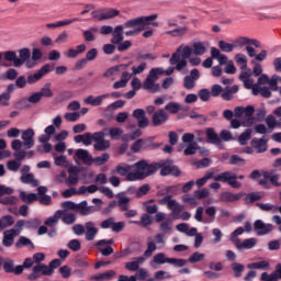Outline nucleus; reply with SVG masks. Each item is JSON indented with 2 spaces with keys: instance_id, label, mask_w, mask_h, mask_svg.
Wrapping results in <instances>:
<instances>
[{
  "instance_id": "nucleus-1",
  "label": "nucleus",
  "mask_w": 281,
  "mask_h": 281,
  "mask_svg": "<svg viewBox=\"0 0 281 281\" xmlns=\"http://www.w3.org/2000/svg\"><path fill=\"white\" fill-rule=\"evenodd\" d=\"M44 260V252H35L33 255V262H35V266L33 267V272L27 276V280L34 281L38 280L42 276H54V270L63 265L60 259H54L48 265L42 263Z\"/></svg>"
},
{
  "instance_id": "nucleus-2",
  "label": "nucleus",
  "mask_w": 281,
  "mask_h": 281,
  "mask_svg": "<svg viewBox=\"0 0 281 281\" xmlns=\"http://www.w3.org/2000/svg\"><path fill=\"white\" fill-rule=\"evenodd\" d=\"M133 168H135V171L127 173V181L146 179V177L155 175L161 168V165H157V162L149 165L146 160H140L134 164Z\"/></svg>"
},
{
  "instance_id": "nucleus-3",
  "label": "nucleus",
  "mask_w": 281,
  "mask_h": 281,
  "mask_svg": "<svg viewBox=\"0 0 281 281\" xmlns=\"http://www.w3.org/2000/svg\"><path fill=\"white\" fill-rule=\"evenodd\" d=\"M247 232L248 234L251 232V223L250 222H245L244 223V228L238 227L236 228L232 234H231V241L233 245H236V247H256L258 245V238L256 237H250L248 239H245L243 243H240L239 236H243Z\"/></svg>"
},
{
  "instance_id": "nucleus-4",
  "label": "nucleus",
  "mask_w": 281,
  "mask_h": 281,
  "mask_svg": "<svg viewBox=\"0 0 281 281\" xmlns=\"http://www.w3.org/2000/svg\"><path fill=\"white\" fill-rule=\"evenodd\" d=\"M192 52L193 49L190 46H180L177 52L171 55V65H176L178 71L186 69V67H188V58H191Z\"/></svg>"
},
{
  "instance_id": "nucleus-5",
  "label": "nucleus",
  "mask_w": 281,
  "mask_h": 281,
  "mask_svg": "<svg viewBox=\"0 0 281 281\" xmlns=\"http://www.w3.org/2000/svg\"><path fill=\"white\" fill-rule=\"evenodd\" d=\"M160 205H167L168 210H171L173 218H179V214L183 210L181 204L177 203V200L172 199V195H167L158 201Z\"/></svg>"
},
{
  "instance_id": "nucleus-6",
  "label": "nucleus",
  "mask_w": 281,
  "mask_h": 281,
  "mask_svg": "<svg viewBox=\"0 0 281 281\" xmlns=\"http://www.w3.org/2000/svg\"><path fill=\"white\" fill-rule=\"evenodd\" d=\"M238 177L235 173L229 171L223 172L214 178V181H223L224 183H228L232 188L238 189L240 188V182H238Z\"/></svg>"
},
{
  "instance_id": "nucleus-7",
  "label": "nucleus",
  "mask_w": 281,
  "mask_h": 281,
  "mask_svg": "<svg viewBox=\"0 0 281 281\" xmlns=\"http://www.w3.org/2000/svg\"><path fill=\"white\" fill-rule=\"evenodd\" d=\"M92 139L95 142L94 150L104 151L111 148V142L104 139V132H97L92 134Z\"/></svg>"
},
{
  "instance_id": "nucleus-8",
  "label": "nucleus",
  "mask_w": 281,
  "mask_h": 281,
  "mask_svg": "<svg viewBox=\"0 0 281 281\" xmlns=\"http://www.w3.org/2000/svg\"><path fill=\"white\" fill-rule=\"evenodd\" d=\"M157 166H160V168H162L160 170V175H162V177H166L167 175H173L175 177H179V175H181L179 168L172 165V160L159 162L157 164Z\"/></svg>"
},
{
  "instance_id": "nucleus-9",
  "label": "nucleus",
  "mask_w": 281,
  "mask_h": 281,
  "mask_svg": "<svg viewBox=\"0 0 281 281\" xmlns=\"http://www.w3.org/2000/svg\"><path fill=\"white\" fill-rule=\"evenodd\" d=\"M254 231L257 236H267V234H271V232H273V225L267 224L262 220H257L254 223Z\"/></svg>"
},
{
  "instance_id": "nucleus-10",
  "label": "nucleus",
  "mask_w": 281,
  "mask_h": 281,
  "mask_svg": "<svg viewBox=\"0 0 281 281\" xmlns=\"http://www.w3.org/2000/svg\"><path fill=\"white\" fill-rule=\"evenodd\" d=\"M101 227L102 229L111 228L112 232L119 233L126 227V224L124 222H116L113 217H109L108 220L101 222Z\"/></svg>"
},
{
  "instance_id": "nucleus-11",
  "label": "nucleus",
  "mask_w": 281,
  "mask_h": 281,
  "mask_svg": "<svg viewBox=\"0 0 281 281\" xmlns=\"http://www.w3.org/2000/svg\"><path fill=\"white\" fill-rule=\"evenodd\" d=\"M92 16L93 19H97V21H109V19H115V16H120V10L110 9L102 13L93 12Z\"/></svg>"
},
{
  "instance_id": "nucleus-12",
  "label": "nucleus",
  "mask_w": 281,
  "mask_h": 281,
  "mask_svg": "<svg viewBox=\"0 0 281 281\" xmlns=\"http://www.w3.org/2000/svg\"><path fill=\"white\" fill-rule=\"evenodd\" d=\"M157 19V14L154 15H149V16H143V18H138V29L137 32H142L146 29V25H154L155 27L159 26V23L154 22Z\"/></svg>"
},
{
  "instance_id": "nucleus-13",
  "label": "nucleus",
  "mask_w": 281,
  "mask_h": 281,
  "mask_svg": "<svg viewBox=\"0 0 281 281\" xmlns=\"http://www.w3.org/2000/svg\"><path fill=\"white\" fill-rule=\"evenodd\" d=\"M168 122V112L164 110L156 111L151 116V124L154 126H161V124H166Z\"/></svg>"
},
{
  "instance_id": "nucleus-14",
  "label": "nucleus",
  "mask_w": 281,
  "mask_h": 281,
  "mask_svg": "<svg viewBox=\"0 0 281 281\" xmlns=\"http://www.w3.org/2000/svg\"><path fill=\"white\" fill-rule=\"evenodd\" d=\"M132 115L137 121L139 128H146V126H148V117H146V111L137 109L134 110Z\"/></svg>"
},
{
  "instance_id": "nucleus-15",
  "label": "nucleus",
  "mask_w": 281,
  "mask_h": 281,
  "mask_svg": "<svg viewBox=\"0 0 281 281\" xmlns=\"http://www.w3.org/2000/svg\"><path fill=\"white\" fill-rule=\"evenodd\" d=\"M173 71H175V68H171V69H169L167 71L161 69V68H153L149 71V74L147 76V79L154 80L155 82H157V80L159 79V76H164V74L166 76H170V74H173Z\"/></svg>"
},
{
  "instance_id": "nucleus-16",
  "label": "nucleus",
  "mask_w": 281,
  "mask_h": 281,
  "mask_svg": "<svg viewBox=\"0 0 281 281\" xmlns=\"http://www.w3.org/2000/svg\"><path fill=\"white\" fill-rule=\"evenodd\" d=\"M256 112V109H254V106L248 105L246 108L243 106H237L234 110V115L235 117H243L245 115V117H251V115H254V113Z\"/></svg>"
},
{
  "instance_id": "nucleus-17",
  "label": "nucleus",
  "mask_w": 281,
  "mask_h": 281,
  "mask_svg": "<svg viewBox=\"0 0 281 281\" xmlns=\"http://www.w3.org/2000/svg\"><path fill=\"white\" fill-rule=\"evenodd\" d=\"M83 227L87 240H93V238L98 236V227H95V223L87 222Z\"/></svg>"
},
{
  "instance_id": "nucleus-18",
  "label": "nucleus",
  "mask_w": 281,
  "mask_h": 281,
  "mask_svg": "<svg viewBox=\"0 0 281 281\" xmlns=\"http://www.w3.org/2000/svg\"><path fill=\"white\" fill-rule=\"evenodd\" d=\"M41 58H43V50H41V48H33L32 58L26 61V67L32 69V67H35L36 63H38Z\"/></svg>"
},
{
  "instance_id": "nucleus-19",
  "label": "nucleus",
  "mask_w": 281,
  "mask_h": 281,
  "mask_svg": "<svg viewBox=\"0 0 281 281\" xmlns=\"http://www.w3.org/2000/svg\"><path fill=\"white\" fill-rule=\"evenodd\" d=\"M49 69H50L49 65L43 66L37 72L27 77V82L32 85L37 80H41V78L44 77L45 74H49Z\"/></svg>"
},
{
  "instance_id": "nucleus-20",
  "label": "nucleus",
  "mask_w": 281,
  "mask_h": 281,
  "mask_svg": "<svg viewBox=\"0 0 281 281\" xmlns=\"http://www.w3.org/2000/svg\"><path fill=\"white\" fill-rule=\"evenodd\" d=\"M200 72L198 69H193L190 76L184 77L186 89H194V80H199Z\"/></svg>"
},
{
  "instance_id": "nucleus-21",
  "label": "nucleus",
  "mask_w": 281,
  "mask_h": 281,
  "mask_svg": "<svg viewBox=\"0 0 281 281\" xmlns=\"http://www.w3.org/2000/svg\"><path fill=\"white\" fill-rule=\"evenodd\" d=\"M19 56L15 60V67H21L22 65H25L27 60H30V56H32V53L30 52V48H22L19 50Z\"/></svg>"
},
{
  "instance_id": "nucleus-22",
  "label": "nucleus",
  "mask_w": 281,
  "mask_h": 281,
  "mask_svg": "<svg viewBox=\"0 0 281 281\" xmlns=\"http://www.w3.org/2000/svg\"><path fill=\"white\" fill-rule=\"evenodd\" d=\"M269 140L265 138H252L250 145L257 149V153H265L267 150V143Z\"/></svg>"
},
{
  "instance_id": "nucleus-23",
  "label": "nucleus",
  "mask_w": 281,
  "mask_h": 281,
  "mask_svg": "<svg viewBox=\"0 0 281 281\" xmlns=\"http://www.w3.org/2000/svg\"><path fill=\"white\" fill-rule=\"evenodd\" d=\"M22 139L26 148H32L34 146V130L29 128L22 133Z\"/></svg>"
},
{
  "instance_id": "nucleus-24",
  "label": "nucleus",
  "mask_w": 281,
  "mask_h": 281,
  "mask_svg": "<svg viewBox=\"0 0 281 281\" xmlns=\"http://www.w3.org/2000/svg\"><path fill=\"white\" fill-rule=\"evenodd\" d=\"M65 215V211H56L55 214L50 217H48L45 222L44 225L47 227H54Z\"/></svg>"
},
{
  "instance_id": "nucleus-25",
  "label": "nucleus",
  "mask_w": 281,
  "mask_h": 281,
  "mask_svg": "<svg viewBox=\"0 0 281 281\" xmlns=\"http://www.w3.org/2000/svg\"><path fill=\"white\" fill-rule=\"evenodd\" d=\"M76 156L88 166H91V164H93V157H91V155H89V151H87L86 149H78L76 151Z\"/></svg>"
},
{
  "instance_id": "nucleus-26",
  "label": "nucleus",
  "mask_w": 281,
  "mask_h": 281,
  "mask_svg": "<svg viewBox=\"0 0 281 281\" xmlns=\"http://www.w3.org/2000/svg\"><path fill=\"white\" fill-rule=\"evenodd\" d=\"M19 236L16 229H9L4 232L3 245L10 247L14 243V237Z\"/></svg>"
},
{
  "instance_id": "nucleus-27",
  "label": "nucleus",
  "mask_w": 281,
  "mask_h": 281,
  "mask_svg": "<svg viewBox=\"0 0 281 281\" xmlns=\"http://www.w3.org/2000/svg\"><path fill=\"white\" fill-rule=\"evenodd\" d=\"M240 194H234L232 192H223L220 195V201H223V203H234V201H239Z\"/></svg>"
},
{
  "instance_id": "nucleus-28",
  "label": "nucleus",
  "mask_w": 281,
  "mask_h": 281,
  "mask_svg": "<svg viewBox=\"0 0 281 281\" xmlns=\"http://www.w3.org/2000/svg\"><path fill=\"white\" fill-rule=\"evenodd\" d=\"M132 166L128 165H119L116 168L112 171V175H120L121 177H126L128 179V175H131Z\"/></svg>"
},
{
  "instance_id": "nucleus-29",
  "label": "nucleus",
  "mask_w": 281,
  "mask_h": 281,
  "mask_svg": "<svg viewBox=\"0 0 281 281\" xmlns=\"http://www.w3.org/2000/svg\"><path fill=\"white\" fill-rule=\"evenodd\" d=\"M55 166H61V168H67L68 172H74L76 168L71 167V164L67 161V157L59 156L55 158Z\"/></svg>"
},
{
  "instance_id": "nucleus-30",
  "label": "nucleus",
  "mask_w": 281,
  "mask_h": 281,
  "mask_svg": "<svg viewBox=\"0 0 281 281\" xmlns=\"http://www.w3.org/2000/svg\"><path fill=\"white\" fill-rule=\"evenodd\" d=\"M143 88H145L147 91H150L151 93H157L159 91L160 87L158 83H156L155 80L146 78L143 82Z\"/></svg>"
},
{
  "instance_id": "nucleus-31",
  "label": "nucleus",
  "mask_w": 281,
  "mask_h": 281,
  "mask_svg": "<svg viewBox=\"0 0 281 281\" xmlns=\"http://www.w3.org/2000/svg\"><path fill=\"white\" fill-rule=\"evenodd\" d=\"M115 278V271L114 270H108L105 272H101L93 277V280L95 281H109L113 280Z\"/></svg>"
},
{
  "instance_id": "nucleus-32",
  "label": "nucleus",
  "mask_w": 281,
  "mask_h": 281,
  "mask_svg": "<svg viewBox=\"0 0 281 281\" xmlns=\"http://www.w3.org/2000/svg\"><path fill=\"white\" fill-rule=\"evenodd\" d=\"M104 98H106V94L99 95V97L89 95L88 98L85 99V103L91 104V106H100Z\"/></svg>"
},
{
  "instance_id": "nucleus-33",
  "label": "nucleus",
  "mask_w": 281,
  "mask_h": 281,
  "mask_svg": "<svg viewBox=\"0 0 281 281\" xmlns=\"http://www.w3.org/2000/svg\"><path fill=\"white\" fill-rule=\"evenodd\" d=\"M122 32H124V27H122L121 25H119L114 29L112 43L117 45L124 41V36L122 35Z\"/></svg>"
},
{
  "instance_id": "nucleus-34",
  "label": "nucleus",
  "mask_w": 281,
  "mask_h": 281,
  "mask_svg": "<svg viewBox=\"0 0 281 281\" xmlns=\"http://www.w3.org/2000/svg\"><path fill=\"white\" fill-rule=\"evenodd\" d=\"M206 137L211 142V144H216L217 146H221V137H218V134L214 132L213 128L206 130Z\"/></svg>"
},
{
  "instance_id": "nucleus-35",
  "label": "nucleus",
  "mask_w": 281,
  "mask_h": 281,
  "mask_svg": "<svg viewBox=\"0 0 281 281\" xmlns=\"http://www.w3.org/2000/svg\"><path fill=\"white\" fill-rule=\"evenodd\" d=\"M20 199L23 203H34V201H38V196L35 193H26L25 191L20 192Z\"/></svg>"
},
{
  "instance_id": "nucleus-36",
  "label": "nucleus",
  "mask_w": 281,
  "mask_h": 281,
  "mask_svg": "<svg viewBox=\"0 0 281 281\" xmlns=\"http://www.w3.org/2000/svg\"><path fill=\"white\" fill-rule=\"evenodd\" d=\"M170 265V258L166 257V254L160 252L154 256L151 265Z\"/></svg>"
},
{
  "instance_id": "nucleus-37",
  "label": "nucleus",
  "mask_w": 281,
  "mask_h": 281,
  "mask_svg": "<svg viewBox=\"0 0 281 281\" xmlns=\"http://www.w3.org/2000/svg\"><path fill=\"white\" fill-rule=\"evenodd\" d=\"M231 269L234 273V278H241L243 271H245V266L243 263L233 262Z\"/></svg>"
},
{
  "instance_id": "nucleus-38",
  "label": "nucleus",
  "mask_w": 281,
  "mask_h": 281,
  "mask_svg": "<svg viewBox=\"0 0 281 281\" xmlns=\"http://www.w3.org/2000/svg\"><path fill=\"white\" fill-rule=\"evenodd\" d=\"M165 243H166V240L164 239V235L158 234V235L149 238L148 247H157V246L164 245Z\"/></svg>"
},
{
  "instance_id": "nucleus-39",
  "label": "nucleus",
  "mask_w": 281,
  "mask_h": 281,
  "mask_svg": "<svg viewBox=\"0 0 281 281\" xmlns=\"http://www.w3.org/2000/svg\"><path fill=\"white\" fill-rule=\"evenodd\" d=\"M258 93H260V95H262V98H269L271 95V90H269V88H267V87L262 88L258 85H255L254 95H258Z\"/></svg>"
},
{
  "instance_id": "nucleus-40",
  "label": "nucleus",
  "mask_w": 281,
  "mask_h": 281,
  "mask_svg": "<svg viewBox=\"0 0 281 281\" xmlns=\"http://www.w3.org/2000/svg\"><path fill=\"white\" fill-rule=\"evenodd\" d=\"M165 111H167L168 113H171L172 115H177V113H179V111H181V104H179L177 102H169L165 106Z\"/></svg>"
},
{
  "instance_id": "nucleus-41",
  "label": "nucleus",
  "mask_w": 281,
  "mask_h": 281,
  "mask_svg": "<svg viewBox=\"0 0 281 281\" xmlns=\"http://www.w3.org/2000/svg\"><path fill=\"white\" fill-rule=\"evenodd\" d=\"M76 212H79L81 216H87L91 212V207L87 204V201H83L77 204Z\"/></svg>"
},
{
  "instance_id": "nucleus-42",
  "label": "nucleus",
  "mask_w": 281,
  "mask_h": 281,
  "mask_svg": "<svg viewBox=\"0 0 281 281\" xmlns=\"http://www.w3.org/2000/svg\"><path fill=\"white\" fill-rule=\"evenodd\" d=\"M202 260H205V254L203 252H193L187 262H191V265H196V262H202Z\"/></svg>"
},
{
  "instance_id": "nucleus-43",
  "label": "nucleus",
  "mask_w": 281,
  "mask_h": 281,
  "mask_svg": "<svg viewBox=\"0 0 281 281\" xmlns=\"http://www.w3.org/2000/svg\"><path fill=\"white\" fill-rule=\"evenodd\" d=\"M21 181L22 183H30L31 186H33V188L38 187V180L34 179V175L32 173L23 175L21 177Z\"/></svg>"
},
{
  "instance_id": "nucleus-44",
  "label": "nucleus",
  "mask_w": 281,
  "mask_h": 281,
  "mask_svg": "<svg viewBox=\"0 0 281 281\" xmlns=\"http://www.w3.org/2000/svg\"><path fill=\"white\" fill-rule=\"evenodd\" d=\"M11 225H14V220L12 216L5 215L0 218V229H5L7 227H11Z\"/></svg>"
},
{
  "instance_id": "nucleus-45",
  "label": "nucleus",
  "mask_w": 281,
  "mask_h": 281,
  "mask_svg": "<svg viewBox=\"0 0 281 281\" xmlns=\"http://www.w3.org/2000/svg\"><path fill=\"white\" fill-rule=\"evenodd\" d=\"M263 177H266V179H269V181H270V183H272V186L280 188V186H281L280 175H271V173L265 172Z\"/></svg>"
},
{
  "instance_id": "nucleus-46",
  "label": "nucleus",
  "mask_w": 281,
  "mask_h": 281,
  "mask_svg": "<svg viewBox=\"0 0 281 281\" xmlns=\"http://www.w3.org/2000/svg\"><path fill=\"white\" fill-rule=\"evenodd\" d=\"M269 262L265 260L247 265L248 269H269Z\"/></svg>"
},
{
  "instance_id": "nucleus-47",
  "label": "nucleus",
  "mask_w": 281,
  "mask_h": 281,
  "mask_svg": "<svg viewBox=\"0 0 281 281\" xmlns=\"http://www.w3.org/2000/svg\"><path fill=\"white\" fill-rule=\"evenodd\" d=\"M249 139H251V130H246L238 137V142L241 146H246V144H247V142H249Z\"/></svg>"
},
{
  "instance_id": "nucleus-48",
  "label": "nucleus",
  "mask_w": 281,
  "mask_h": 281,
  "mask_svg": "<svg viewBox=\"0 0 281 281\" xmlns=\"http://www.w3.org/2000/svg\"><path fill=\"white\" fill-rule=\"evenodd\" d=\"M87 192L89 194H93L94 192H98V186H95V184H91L89 187L82 186L78 190V194H87Z\"/></svg>"
},
{
  "instance_id": "nucleus-49",
  "label": "nucleus",
  "mask_w": 281,
  "mask_h": 281,
  "mask_svg": "<svg viewBox=\"0 0 281 281\" xmlns=\"http://www.w3.org/2000/svg\"><path fill=\"white\" fill-rule=\"evenodd\" d=\"M205 52H206V48H205V45H203V43L198 42L193 44V54L195 56H203Z\"/></svg>"
},
{
  "instance_id": "nucleus-50",
  "label": "nucleus",
  "mask_w": 281,
  "mask_h": 281,
  "mask_svg": "<svg viewBox=\"0 0 281 281\" xmlns=\"http://www.w3.org/2000/svg\"><path fill=\"white\" fill-rule=\"evenodd\" d=\"M234 93H238V86H233L231 89H226L223 93H222V98L224 100H232Z\"/></svg>"
},
{
  "instance_id": "nucleus-51",
  "label": "nucleus",
  "mask_w": 281,
  "mask_h": 281,
  "mask_svg": "<svg viewBox=\"0 0 281 281\" xmlns=\"http://www.w3.org/2000/svg\"><path fill=\"white\" fill-rule=\"evenodd\" d=\"M110 158L111 156L109 154H102L101 156L94 159L92 158V164H95L97 166H104V164H106V161H109Z\"/></svg>"
},
{
  "instance_id": "nucleus-52",
  "label": "nucleus",
  "mask_w": 281,
  "mask_h": 281,
  "mask_svg": "<svg viewBox=\"0 0 281 281\" xmlns=\"http://www.w3.org/2000/svg\"><path fill=\"white\" fill-rule=\"evenodd\" d=\"M123 133H124V131H122V128H120V127H111L109 130V135L112 139H120V137H122Z\"/></svg>"
},
{
  "instance_id": "nucleus-53",
  "label": "nucleus",
  "mask_w": 281,
  "mask_h": 281,
  "mask_svg": "<svg viewBox=\"0 0 281 281\" xmlns=\"http://www.w3.org/2000/svg\"><path fill=\"white\" fill-rule=\"evenodd\" d=\"M235 60L237 65L241 67V69H247V56H245L244 54H237L235 56Z\"/></svg>"
},
{
  "instance_id": "nucleus-54",
  "label": "nucleus",
  "mask_w": 281,
  "mask_h": 281,
  "mask_svg": "<svg viewBox=\"0 0 281 281\" xmlns=\"http://www.w3.org/2000/svg\"><path fill=\"white\" fill-rule=\"evenodd\" d=\"M186 32H188V27L181 26V27L175 29L172 31H168L167 34H169V36H183V34H186Z\"/></svg>"
},
{
  "instance_id": "nucleus-55",
  "label": "nucleus",
  "mask_w": 281,
  "mask_h": 281,
  "mask_svg": "<svg viewBox=\"0 0 281 281\" xmlns=\"http://www.w3.org/2000/svg\"><path fill=\"white\" fill-rule=\"evenodd\" d=\"M266 124L270 131H273L278 126V121L276 120V116L268 115L266 117Z\"/></svg>"
},
{
  "instance_id": "nucleus-56",
  "label": "nucleus",
  "mask_w": 281,
  "mask_h": 281,
  "mask_svg": "<svg viewBox=\"0 0 281 281\" xmlns=\"http://www.w3.org/2000/svg\"><path fill=\"white\" fill-rule=\"evenodd\" d=\"M218 47L220 49H222V52H226V53L234 52V44H229L224 41L218 42Z\"/></svg>"
},
{
  "instance_id": "nucleus-57",
  "label": "nucleus",
  "mask_w": 281,
  "mask_h": 281,
  "mask_svg": "<svg viewBox=\"0 0 281 281\" xmlns=\"http://www.w3.org/2000/svg\"><path fill=\"white\" fill-rule=\"evenodd\" d=\"M61 221L66 225H74L76 223V214L68 213L61 217Z\"/></svg>"
},
{
  "instance_id": "nucleus-58",
  "label": "nucleus",
  "mask_w": 281,
  "mask_h": 281,
  "mask_svg": "<svg viewBox=\"0 0 281 281\" xmlns=\"http://www.w3.org/2000/svg\"><path fill=\"white\" fill-rule=\"evenodd\" d=\"M278 280H280V279L278 278V274L274 272H272L270 274L268 272L261 273V281H278Z\"/></svg>"
},
{
  "instance_id": "nucleus-59",
  "label": "nucleus",
  "mask_w": 281,
  "mask_h": 281,
  "mask_svg": "<svg viewBox=\"0 0 281 281\" xmlns=\"http://www.w3.org/2000/svg\"><path fill=\"white\" fill-rule=\"evenodd\" d=\"M3 270L4 273H13L14 271V261L12 259H9L3 262Z\"/></svg>"
},
{
  "instance_id": "nucleus-60",
  "label": "nucleus",
  "mask_w": 281,
  "mask_h": 281,
  "mask_svg": "<svg viewBox=\"0 0 281 281\" xmlns=\"http://www.w3.org/2000/svg\"><path fill=\"white\" fill-rule=\"evenodd\" d=\"M199 150V144L191 143L189 146L184 149V155H194Z\"/></svg>"
},
{
  "instance_id": "nucleus-61",
  "label": "nucleus",
  "mask_w": 281,
  "mask_h": 281,
  "mask_svg": "<svg viewBox=\"0 0 281 281\" xmlns=\"http://www.w3.org/2000/svg\"><path fill=\"white\" fill-rule=\"evenodd\" d=\"M169 265H173V267H186V265H188V260L169 258Z\"/></svg>"
},
{
  "instance_id": "nucleus-62",
  "label": "nucleus",
  "mask_w": 281,
  "mask_h": 281,
  "mask_svg": "<svg viewBox=\"0 0 281 281\" xmlns=\"http://www.w3.org/2000/svg\"><path fill=\"white\" fill-rule=\"evenodd\" d=\"M59 273H60L61 278L67 280V278L71 277V268H69V266H63L59 268Z\"/></svg>"
},
{
  "instance_id": "nucleus-63",
  "label": "nucleus",
  "mask_w": 281,
  "mask_h": 281,
  "mask_svg": "<svg viewBox=\"0 0 281 281\" xmlns=\"http://www.w3.org/2000/svg\"><path fill=\"white\" fill-rule=\"evenodd\" d=\"M76 194H78V191L76 190V188L66 189L61 192V196L64 199H69L71 196H76Z\"/></svg>"
},
{
  "instance_id": "nucleus-64",
  "label": "nucleus",
  "mask_w": 281,
  "mask_h": 281,
  "mask_svg": "<svg viewBox=\"0 0 281 281\" xmlns=\"http://www.w3.org/2000/svg\"><path fill=\"white\" fill-rule=\"evenodd\" d=\"M195 199H207L210 196V190L201 189L194 192Z\"/></svg>"
}]
</instances>
